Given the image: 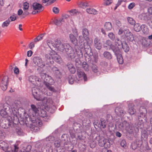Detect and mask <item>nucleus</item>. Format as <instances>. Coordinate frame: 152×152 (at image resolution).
Returning a JSON list of instances; mask_svg holds the SVG:
<instances>
[{"label":"nucleus","mask_w":152,"mask_h":152,"mask_svg":"<svg viewBox=\"0 0 152 152\" xmlns=\"http://www.w3.org/2000/svg\"><path fill=\"white\" fill-rule=\"evenodd\" d=\"M15 103L16 104V106L17 108L19 107L20 104V102L19 101H15Z\"/></svg>","instance_id":"nucleus-63"},{"label":"nucleus","mask_w":152,"mask_h":152,"mask_svg":"<svg viewBox=\"0 0 152 152\" xmlns=\"http://www.w3.org/2000/svg\"><path fill=\"white\" fill-rule=\"evenodd\" d=\"M51 145L49 144L48 145H43L39 146L38 147V151L39 152H44L45 151H47L48 148L50 147Z\"/></svg>","instance_id":"nucleus-19"},{"label":"nucleus","mask_w":152,"mask_h":152,"mask_svg":"<svg viewBox=\"0 0 152 152\" xmlns=\"http://www.w3.org/2000/svg\"><path fill=\"white\" fill-rule=\"evenodd\" d=\"M134 105L131 104L129 106V110H128V113L130 115H133L134 114L136 111L135 110L134 108Z\"/></svg>","instance_id":"nucleus-30"},{"label":"nucleus","mask_w":152,"mask_h":152,"mask_svg":"<svg viewBox=\"0 0 152 152\" xmlns=\"http://www.w3.org/2000/svg\"><path fill=\"white\" fill-rule=\"evenodd\" d=\"M148 137V135L146 131L143 130L142 132L141 138L145 140H146Z\"/></svg>","instance_id":"nucleus-35"},{"label":"nucleus","mask_w":152,"mask_h":152,"mask_svg":"<svg viewBox=\"0 0 152 152\" xmlns=\"http://www.w3.org/2000/svg\"><path fill=\"white\" fill-rule=\"evenodd\" d=\"M67 16L68 15H65L62 16L61 18L56 20L54 21V23L58 26H61L65 21L64 18H66Z\"/></svg>","instance_id":"nucleus-17"},{"label":"nucleus","mask_w":152,"mask_h":152,"mask_svg":"<svg viewBox=\"0 0 152 152\" xmlns=\"http://www.w3.org/2000/svg\"><path fill=\"white\" fill-rule=\"evenodd\" d=\"M8 143L3 141H0V148L4 151L5 149L8 146Z\"/></svg>","instance_id":"nucleus-29"},{"label":"nucleus","mask_w":152,"mask_h":152,"mask_svg":"<svg viewBox=\"0 0 152 152\" xmlns=\"http://www.w3.org/2000/svg\"><path fill=\"white\" fill-rule=\"evenodd\" d=\"M91 69L93 72L94 73H97L99 72L98 68L96 65H92L91 66Z\"/></svg>","instance_id":"nucleus-39"},{"label":"nucleus","mask_w":152,"mask_h":152,"mask_svg":"<svg viewBox=\"0 0 152 152\" xmlns=\"http://www.w3.org/2000/svg\"><path fill=\"white\" fill-rule=\"evenodd\" d=\"M133 127L130 126L127 127V128L126 129L129 133L132 134V133L133 132Z\"/></svg>","instance_id":"nucleus-46"},{"label":"nucleus","mask_w":152,"mask_h":152,"mask_svg":"<svg viewBox=\"0 0 152 152\" xmlns=\"http://www.w3.org/2000/svg\"><path fill=\"white\" fill-rule=\"evenodd\" d=\"M94 43V46L97 49L100 50L102 48V44L101 43L100 40L97 38L95 39Z\"/></svg>","instance_id":"nucleus-22"},{"label":"nucleus","mask_w":152,"mask_h":152,"mask_svg":"<svg viewBox=\"0 0 152 152\" xmlns=\"http://www.w3.org/2000/svg\"><path fill=\"white\" fill-rule=\"evenodd\" d=\"M46 112L45 111L43 110H42L41 111V113H38V115H37V117H39V119L42 121V119L44 121H47V120L46 119V118H47L48 119L49 118V116H46Z\"/></svg>","instance_id":"nucleus-16"},{"label":"nucleus","mask_w":152,"mask_h":152,"mask_svg":"<svg viewBox=\"0 0 152 152\" xmlns=\"http://www.w3.org/2000/svg\"><path fill=\"white\" fill-rule=\"evenodd\" d=\"M23 10L25 11L28 9L29 7V4L27 2L24 3L23 4Z\"/></svg>","instance_id":"nucleus-48"},{"label":"nucleus","mask_w":152,"mask_h":152,"mask_svg":"<svg viewBox=\"0 0 152 152\" xmlns=\"http://www.w3.org/2000/svg\"><path fill=\"white\" fill-rule=\"evenodd\" d=\"M31 147L30 145H28L25 148L22 149L19 152H29L31 150Z\"/></svg>","instance_id":"nucleus-42"},{"label":"nucleus","mask_w":152,"mask_h":152,"mask_svg":"<svg viewBox=\"0 0 152 152\" xmlns=\"http://www.w3.org/2000/svg\"><path fill=\"white\" fill-rule=\"evenodd\" d=\"M121 46H122L121 49L122 48L125 52H128L129 48L125 42H123Z\"/></svg>","instance_id":"nucleus-36"},{"label":"nucleus","mask_w":152,"mask_h":152,"mask_svg":"<svg viewBox=\"0 0 152 152\" xmlns=\"http://www.w3.org/2000/svg\"><path fill=\"white\" fill-rule=\"evenodd\" d=\"M148 18V16L147 13L143 12L140 14L138 15V18L142 20H146Z\"/></svg>","instance_id":"nucleus-31"},{"label":"nucleus","mask_w":152,"mask_h":152,"mask_svg":"<svg viewBox=\"0 0 152 152\" xmlns=\"http://www.w3.org/2000/svg\"><path fill=\"white\" fill-rule=\"evenodd\" d=\"M7 84L6 82L5 83H1V89L3 91H5L7 88Z\"/></svg>","instance_id":"nucleus-43"},{"label":"nucleus","mask_w":152,"mask_h":152,"mask_svg":"<svg viewBox=\"0 0 152 152\" xmlns=\"http://www.w3.org/2000/svg\"><path fill=\"white\" fill-rule=\"evenodd\" d=\"M83 36L85 38V39L87 41L89 39L88 35H89V32L87 28H84L82 30Z\"/></svg>","instance_id":"nucleus-24"},{"label":"nucleus","mask_w":152,"mask_h":152,"mask_svg":"<svg viewBox=\"0 0 152 152\" xmlns=\"http://www.w3.org/2000/svg\"><path fill=\"white\" fill-rule=\"evenodd\" d=\"M47 88L49 89V90L47 91L46 93V94L48 96H50L52 94V92L55 91V89L53 88L52 90H51L49 88V87L46 86Z\"/></svg>","instance_id":"nucleus-47"},{"label":"nucleus","mask_w":152,"mask_h":152,"mask_svg":"<svg viewBox=\"0 0 152 152\" xmlns=\"http://www.w3.org/2000/svg\"><path fill=\"white\" fill-rule=\"evenodd\" d=\"M61 137L62 138H64V139H62V140H64V141H66L67 140L68 137H67V134H63L61 136Z\"/></svg>","instance_id":"nucleus-60"},{"label":"nucleus","mask_w":152,"mask_h":152,"mask_svg":"<svg viewBox=\"0 0 152 152\" xmlns=\"http://www.w3.org/2000/svg\"><path fill=\"white\" fill-rule=\"evenodd\" d=\"M11 21L10 19H8L4 22L2 24V26L3 28L7 27L10 24Z\"/></svg>","instance_id":"nucleus-41"},{"label":"nucleus","mask_w":152,"mask_h":152,"mask_svg":"<svg viewBox=\"0 0 152 152\" xmlns=\"http://www.w3.org/2000/svg\"><path fill=\"white\" fill-rule=\"evenodd\" d=\"M33 95L34 98L37 100L42 101L44 104H47L52 102L50 98L43 97L40 95H39V90L36 87H34L32 90Z\"/></svg>","instance_id":"nucleus-4"},{"label":"nucleus","mask_w":152,"mask_h":152,"mask_svg":"<svg viewBox=\"0 0 152 152\" xmlns=\"http://www.w3.org/2000/svg\"><path fill=\"white\" fill-rule=\"evenodd\" d=\"M116 53H115L116 55L117 60L119 64H122L123 63V59L122 56L119 53L120 52V50L117 51Z\"/></svg>","instance_id":"nucleus-26"},{"label":"nucleus","mask_w":152,"mask_h":152,"mask_svg":"<svg viewBox=\"0 0 152 152\" xmlns=\"http://www.w3.org/2000/svg\"><path fill=\"white\" fill-rule=\"evenodd\" d=\"M66 53L72 59H74L76 57L75 52L71 47L70 49L67 52H66Z\"/></svg>","instance_id":"nucleus-21"},{"label":"nucleus","mask_w":152,"mask_h":152,"mask_svg":"<svg viewBox=\"0 0 152 152\" xmlns=\"http://www.w3.org/2000/svg\"><path fill=\"white\" fill-rule=\"evenodd\" d=\"M104 57L108 59H111L112 58V56L111 54L107 51L104 52Z\"/></svg>","instance_id":"nucleus-40"},{"label":"nucleus","mask_w":152,"mask_h":152,"mask_svg":"<svg viewBox=\"0 0 152 152\" xmlns=\"http://www.w3.org/2000/svg\"><path fill=\"white\" fill-rule=\"evenodd\" d=\"M146 148L142 144H141L140 147V151L141 152H145L146 151Z\"/></svg>","instance_id":"nucleus-53"},{"label":"nucleus","mask_w":152,"mask_h":152,"mask_svg":"<svg viewBox=\"0 0 152 152\" xmlns=\"http://www.w3.org/2000/svg\"><path fill=\"white\" fill-rule=\"evenodd\" d=\"M129 126V124L126 121H124L119 124L118 127L119 128L121 129L126 130L127 128V127Z\"/></svg>","instance_id":"nucleus-23"},{"label":"nucleus","mask_w":152,"mask_h":152,"mask_svg":"<svg viewBox=\"0 0 152 152\" xmlns=\"http://www.w3.org/2000/svg\"><path fill=\"white\" fill-rule=\"evenodd\" d=\"M86 11L88 14L94 15H97L98 13V12L96 10L93 8H87L86 9Z\"/></svg>","instance_id":"nucleus-27"},{"label":"nucleus","mask_w":152,"mask_h":152,"mask_svg":"<svg viewBox=\"0 0 152 152\" xmlns=\"http://www.w3.org/2000/svg\"><path fill=\"white\" fill-rule=\"evenodd\" d=\"M33 60L34 64L39 66L42 67L45 65V63L42 61V59L39 57H34L33 58Z\"/></svg>","instance_id":"nucleus-11"},{"label":"nucleus","mask_w":152,"mask_h":152,"mask_svg":"<svg viewBox=\"0 0 152 152\" xmlns=\"http://www.w3.org/2000/svg\"><path fill=\"white\" fill-rule=\"evenodd\" d=\"M124 32L125 35L128 40L132 41L134 40L133 34L128 29H125Z\"/></svg>","instance_id":"nucleus-13"},{"label":"nucleus","mask_w":152,"mask_h":152,"mask_svg":"<svg viewBox=\"0 0 152 152\" xmlns=\"http://www.w3.org/2000/svg\"><path fill=\"white\" fill-rule=\"evenodd\" d=\"M109 37L111 40H113L115 38V36L112 32L109 33L108 34Z\"/></svg>","instance_id":"nucleus-52"},{"label":"nucleus","mask_w":152,"mask_h":152,"mask_svg":"<svg viewBox=\"0 0 152 152\" xmlns=\"http://www.w3.org/2000/svg\"><path fill=\"white\" fill-rule=\"evenodd\" d=\"M126 142L124 140H122L121 143V145L122 147H125L126 146Z\"/></svg>","instance_id":"nucleus-59"},{"label":"nucleus","mask_w":152,"mask_h":152,"mask_svg":"<svg viewBox=\"0 0 152 152\" xmlns=\"http://www.w3.org/2000/svg\"><path fill=\"white\" fill-rule=\"evenodd\" d=\"M42 79L44 80L45 84L46 86L49 87V88L52 90L53 87L51 85L54 83V81L52 77L45 73H42L41 74Z\"/></svg>","instance_id":"nucleus-6"},{"label":"nucleus","mask_w":152,"mask_h":152,"mask_svg":"<svg viewBox=\"0 0 152 152\" xmlns=\"http://www.w3.org/2000/svg\"><path fill=\"white\" fill-rule=\"evenodd\" d=\"M53 70L54 73L56 75H59L61 74L60 72L57 68L56 67H53Z\"/></svg>","instance_id":"nucleus-45"},{"label":"nucleus","mask_w":152,"mask_h":152,"mask_svg":"<svg viewBox=\"0 0 152 152\" xmlns=\"http://www.w3.org/2000/svg\"><path fill=\"white\" fill-rule=\"evenodd\" d=\"M17 16L16 14L13 15L10 17V19L11 21H14L17 18Z\"/></svg>","instance_id":"nucleus-56"},{"label":"nucleus","mask_w":152,"mask_h":152,"mask_svg":"<svg viewBox=\"0 0 152 152\" xmlns=\"http://www.w3.org/2000/svg\"><path fill=\"white\" fill-rule=\"evenodd\" d=\"M83 68L86 71L88 70V64H86V62H83Z\"/></svg>","instance_id":"nucleus-54"},{"label":"nucleus","mask_w":152,"mask_h":152,"mask_svg":"<svg viewBox=\"0 0 152 152\" xmlns=\"http://www.w3.org/2000/svg\"><path fill=\"white\" fill-rule=\"evenodd\" d=\"M77 75L79 79L78 81L84 79V81L87 80V78L86 75L83 71L79 68L77 69Z\"/></svg>","instance_id":"nucleus-12"},{"label":"nucleus","mask_w":152,"mask_h":152,"mask_svg":"<svg viewBox=\"0 0 152 152\" xmlns=\"http://www.w3.org/2000/svg\"><path fill=\"white\" fill-rule=\"evenodd\" d=\"M69 13L71 15H75L79 14L80 12L77 10L73 9L69 11Z\"/></svg>","instance_id":"nucleus-37"},{"label":"nucleus","mask_w":152,"mask_h":152,"mask_svg":"<svg viewBox=\"0 0 152 152\" xmlns=\"http://www.w3.org/2000/svg\"><path fill=\"white\" fill-rule=\"evenodd\" d=\"M79 48L80 50H83L85 49V46L86 44H87L88 42L85 39L84 37L80 36L79 37Z\"/></svg>","instance_id":"nucleus-9"},{"label":"nucleus","mask_w":152,"mask_h":152,"mask_svg":"<svg viewBox=\"0 0 152 152\" xmlns=\"http://www.w3.org/2000/svg\"><path fill=\"white\" fill-rule=\"evenodd\" d=\"M112 2V0H104V4L105 5H108Z\"/></svg>","instance_id":"nucleus-50"},{"label":"nucleus","mask_w":152,"mask_h":152,"mask_svg":"<svg viewBox=\"0 0 152 152\" xmlns=\"http://www.w3.org/2000/svg\"><path fill=\"white\" fill-rule=\"evenodd\" d=\"M104 27L107 31L110 30L112 28L111 23L110 22H106L104 24Z\"/></svg>","instance_id":"nucleus-33"},{"label":"nucleus","mask_w":152,"mask_h":152,"mask_svg":"<svg viewBox=\"0 0 152 152\" xmlns=\"http://www.w3.org/2000/svg\"><path fill=\"white\" fill-rule=\"evenodd\" d=\"M44 35V34H41L38 36L37 37L38 38V40L39 41L42 39Z\"/></svg>","instance_id":"nucleus-62"},{"label":"nucleus","mask_w":152,"mask_h":152,"mask_svg":"<svg viewBox=\"0 0 152 152\" xmlns=\"http://www.w3.org/2000/svg\"><path fill=\"white\" fill-rule=\"evenodd\" d=\"M18 147L16 145H13L9 146L8 144V146L4 149V151L6 152H16L18 151Z\"/></svg>","instance_id":"nucleus-14"},{"label":"nucleus","mask_w":152,"mask_h":152,"mask_svg":"<svg viewBox=\"0 0 152 152\" xmlns=\"http://www.w3.org/2000/svg\"><path fill=\"white\" fill-rule=\"evenodd\" d=\"M135 5L134 3L132 2L128 6V8L129 9L131 10L132 9Z\"/></svg>","instance_id":"nucleus-57"},{"label":"nucleus","mask_w":152,"mask_h":152,"mask_svg":"<svg viewBox=\"0 0 152 152\" xmlns=\"http://www.w3.org/2000/svg\"><path fill=\"white\" fill-rule=\"evenodd\" d=\"M29 80L31 82H34L35 81H39L40 79L37 78L36 76H31L29 77Z\"/></svg>","instance_id":"nucleus-34"},{"label":"nucleus","mask_w":152,"mask_h":152,"mask_svg":"<svg viewBox=\"0 0 152 152\" xmlns=\"http://www.w3.org/2000/svg\"><path fill=\"white\" fill-rule=\"evenodd\" d=\"M82 50H76V52L77 54V58L75 59L76 65L77 66L80 65L81 62L79 58L82 57L83 56V53H82Z\"/></svg>","instance_id":"nucleus-15"},{"label":"nucleus","mask_w":152,"mask_h":152,"mask_svg":"<svg viewBox=\"0 0 152 152\" xmlns=\"http://www.w3.org/2000/svg\"><path fill=\"white\" fill-rule=\"evenodd\" d=\"M53 11L55 14H58L59 12V9L57 7H54L53 9Z\"/></svg>","instance_id":"nucleus-55"},{"label":"nucleus","mask_w":152,"mask_h":152,"mask_svg":"<svg viewBox=\"0 0 152 152\" xmlns=\"http://www.w3.org/2000/svg\"><path fill=\"white\" fill-rule=\"evenodd\" d=\"M69 38L72 42L75 45L77 44V40L76 37L72 34H70L69 36Z\"/></svg>","instance_id":"nucleus-28"},{"label":"nucleus","mask_w":152,"mask_h":152,"mask_svg":"<svg viewBox=\"0 0 152 152\" xmlns=\"http://www.w3.org/2000/svg\"><path fill=\"white\" fill-rule=\"evenodd\" d=\"M32 7L34 10V11L32 12L33 14L39 12L44 10V7L41 4L36 2L34 3L33 4Z\"/></svg>","instance_id":"nucleus-8"},{"label":"nucleus","mask_w":152,"mask_h":152,"mask_svg":"<svg viewBox=\"0 0 152 152\" xmlns=\"http://www.w3.org/2000/svg\"><path fill=\"white\" fill-rule=\"evenodd\" d=\"M140 115L139 117V119L140 121H143V120L141 119L140 118H142L145 121H146L147 120L146 117V114L147 113L146 110L145 108L143 107H140Z\"/></svg>","instance_id":"nucleus-10"},{"label":"nucleus","mask_w":152,"mask_h":152,"mask_svg":"<svg viewBox=\"0 0 152 152\" xmlns=\"http://www.w3.org/2000/svg\"><path fill=\"white\" fill-rule=\"evenodd\" d=\"M11 112L9 105L7 103L3 104L1 107L0 110V114L3 117H6L8 114Z\"/></svg>","instance_id":"nucleus-7"},{"label":"nucleus","mask_w":152,"mask_h":152,"mask_svg":"<svg viewBox=\"0 0 152 152\" xmlns=\"http://www.w3.org/2000/svg\"><path fill=\"white\" fill-rule=\"evenodd\" d=\"M115 46L112 44L110 40H107L104 45L105 47H109L115 53H116L117 51L121 50V46L123 42L118 38L115 39Z\"/></svg>","instance_id":"nucleus-2"},{"label":"nucleus","mask_w":152,"mask_h":152,"mask_svg":"<svg viewBox=\"0 0 152 152\" xmlns=\"http://www.w3.org/2000/svg\"><path fill=\"white\" fill-rule=\"evenodd\" d=\"M67 66L69 71L71 73L73 74L75 72V68L72 64L68 63Z\"/></svg>","instance_id":"nucleus-32"},{"label":"nucleus","mask_w":152,"mask_h":152,"mask_svg":"<svg viewBox=\"0 0 152 152\" xmlns=\"http://www.w3.org/2000/svg\"><path fill=\"white\" fill-rule=\"evenodd\" d=\"M55 146L57 147H59L60 146V142L59 141H56L54 142Z\"/></svg>","instance_id":"nucleus-58"},{"label":"nucleus","mask_w":152,"mask_h":152,"mask_svg":"<svg viewBox=\"0 0 152 152\" xmlns=\"http://www.w3.org/2000/svg\"><path fill=\"white\" fill-rule=\"evenodd\" d=\"M75 80L74 77L72 76H69V83L70 84H72Z\"/></svg>","instance_id":"nucleus-51"},{"label":"nucleus","mask_w":152,"mask_h":152,"mask_svg":"<svg viewBox=\"0 0 152 152\" xmlns=\"http://www.w3.org/2000/svg\"><path fill=\"white\" fill-rule=\"evenodd\" d=\"M72 33L74 34V35H76L77 36L78 35L77 30L75 28L73 29L72 30Z\"/></svg>","instance_id":"nucleus-64"},{"label":"nucleus","mask_w":152,"mask_h":152,"mask_svg":"<svg viewBox=\"0 0 152 152\" xmlns=\"http://www.w3.org/2000/svg\"><path fill=\"white\" fill-rule=\"evenodd\" d=\"M142 32L145 35L148 34L149 33V29L148 26L145 24L141 25V29Z\"/></svg>","instance_id":"nucleus-25"},{"label":"nucleus","mask_w":152,"mask_h":152,"mask_svg":"<svg viewBox=\"0 0 152 152\" xmlns=\"http://www.w3.org/2000/svg\"><path fill=\"white\" fill-rule=\"evenodd\" d=\"M115 112L117 115L119 116H123L126 113V112H124L122 109L121 108L117 107L115 109Z\"/></svg>","instance_id":"nucleus-20"},{"label":"nucleus","mask_w":152,"mask_h":152,"mask_svg":"<svg viewBox=\"0 0 152 152\" xmlns=\"http://www.w3.org/2000/svg\"><path fill=\"white\" fill-rule=\"evenodd\" d=\"M134 29L135 31L139 32L141 29V26H140L138 23H136L134 25Z\"/></svg>","instance_id":"nucleus-38"},{"label":"nucleus","mask_w":152,"mask_h":152,"mask_svg":"<svg viewBox=\"0 0 152 152\" xmlns=\"http://www.w3.org/2000/svg\"><path fill=\"white\" fill-rule=\"evenodd\" d=\"M89 2L86 0H83L79 2L78 6L80 7L85 9L88 6Z\"/></svg>","instance_id":"nucleus-18"},{"label":"nucleus","mask_w":152,"mask_h":152,"mask_svg":"<svg viewBox=\"0 0 152 152\" xmlns=\"http://www.w3.org/2000/svg\"><path fill=\"white\" fill-rule=\"evenodd\" d=\"M55 47L59 51L66 53L71 48L70 45L67 43H63L60 39H57L55 41Z\"/></svg>","instance_id":"nucleus-3"},{"label":"nucleus","mask_w":152,"mask_h":152,"mask_svg":"<svg viewBox=\"0 0 152 152\" xmlns=\"http://www.w3.org/2000/svg\"><path fill=\"white\" fill-rule=\"evenodd\" d=\"M127 20L129 23L133 25L135 23V20L132 18L130 17H128Z\"/></svg>","instance_id":"nucleus-44"},{"label":"nucleus","mask_w":152,"mask_h":152,"mask_svg":"<svg viewBox=\"0 0 152 152\" xmlns=\"http://www.w3.org/2000/svg\"><path fill=\"white\" fill-rule=\"evenodd\" d=\"M31 108L29 110V119L32 123L31 129L34 131L39 130V127L42 124V122L39 119V117H37L38 115L39 110L36 105L31 104Z\"/></svg>","instance_id":"nucleus-1"},{"label":"nucleus","mask_w":152,"mask_h":152,"mask_svg":"<svg viewBox=\"0 0 152 152\" xmlns=\"http://www.w3.org/2000/svg\"><path fill=\"white\" fill-rule=\"evenodd\" d=\"M106 121H103L101 122V125L103 128H104L106 127Z\"/></svg>","instance_id":"nucleus-61"},{"label":"nucleus","mask_w":152,"mask_h":152,"mask_svg":"<svg viewBox=\"0 0 152 152\" xmlns=\"http://www.w3.org/2000/svg\"><path fill=\"white\" fill-rule=\"evenodd\" d=\"M45 57L47 60L49 61L48 62L51 63V62L50 61L51 59L55 61L58 64H61L62 62L60 56L56 52L52 50H50L48 54H45Z\"/></svg>","instance_id":"nucleus-5"},{"label":"nucleus","mask_w":152,"mask_h":152,"mask_svg":"<svg viewBox=\"0 0 152 152\" xmlns=\"http://www.w3.org/2000/svg\"><path fill=\"white\" fill-rule=\"evenodd\" d=\"M8 77L7 76H4L3 77L1 83H5L6 82V83H7L8 80Z\"/></svg>","instance_id":"nucleus-49"}]
</instances>
